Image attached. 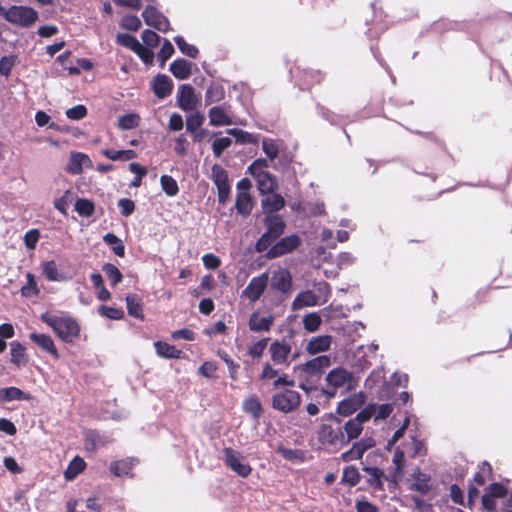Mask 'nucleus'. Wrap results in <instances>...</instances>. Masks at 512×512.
<instances>
[{
	"mask_svg": "<svg viewBox=\"0 0 512 512\" xmlns=\"http://www.w3.org/2000/svg\"><path fill=\"white\" fill-rule=\"evenodd\" d=\"M174 53V47L171 44L170 41L165 40L163 43L159 53H158V59L161 62V65L164 66L166 61L172 56Z\"/></svg>",
	"mask_w": 512,
	"mask_h": 512,
	"instance_id": "nucleus-57",
	"label": "nucleus"
},
{
	"mask_svg": "<svg viewBox=\"0 0 512 512\" xmlns=\"http://www.w3.org/2000/svg\"><path fill=\"white\" fill-rule=\"evenodd\" d=\"M363 430L362 424L359 423L358 419H350L344 425V431L346 433L345 441L347 444L356 438H358Z\"/></svg>",
	"mask_w": 512,
	"mask_h": 512,
	"instance_id": "nucleus-31",
	"label": "nucleus"
},
{
	"mask_svg": "<svg viewBox=\"0 0 512 512\" xmlns=\"http://www.w3.org/2000/svg\"><path fill=\"white\" fill-rule=\"evenodd\" d=\"M118 207L121 210V214L127 217L133 213L135 209V204L130 199L122 198L118 201Z\"/></svg>",
	"mask_w": 512,
	"mask_h": 512,
	"instance_id": "nucleus-62",
	"label": "nucleus"
},
{
	"mask_svg": "<svg viewBox=\"0 0 512 512\" xmlns=\"http://www.w3.org/2000/svg\"><path fill=\"white\" fill-rule=\"evenodd\" d=\"M154 347L158 356L166 359H179L182 351L166 342L157 341Z\"/></svg>",
	"mask_w": 512,
	"mask_h": 512,
	"instance_id": "nucleus-25",
	"label": "nucleus"
},
{
	"mask_svg": "<svg viewBox=\"0 0 512 512\" xmlns=\"http://www.w3.org/2000/svg\"><path fill=\"white\" fill-rule=\"evenodd\" d=\"M140 118L137 114L131 113L119 118L118 125L123 130H129L139 125Z\"/></svg>",
	"mask_w": 512,
	"mask_h": 512,
	"instance_id": "nucleus-45",
	"label": "nucleus"
},
{
	"mask_svg": "<svg viewBox=\"0 0 512 512\" xmlns=\"http://www.w3.org/2000/svg\"><path fill=\"white\" fill-rule=\"evenodd\" d=\"M243 411L250 414L255 420H258L263 412L261 402L257 396H250L243 401Z\"/></svg>",
	"mask_w": 512,
	"mask_h": 512,
	"instance_id": "nucleus-26",
	"label": "nucleus"
},
{
	"mask_svg": "<svg viewBox=\"0 0 512 512\" xmlns=\"http://www.w3.org/2000/svg\"><path fill=\"white\" fill-rule=\"evenodd\" d=\"M205 117L199 112H194L186 119V129L189 132H196L203 124Z\"/></svg>",
	"mask_w": 512,
	"mask_h": 512,
	"instance_id": "nucleus-44",
	"label": "nucleus"
},
{
	"mask_svg": "<svg viewBox=\"0 0 512 512\" xmlns=\"http://www.w3.org/2000/svg\"><path fill=\"white\" fill-rule=\"evenodd\" d=\"M211 179L217 187L219 202L225 203L230 193L227 171L220 165L215 164L211 169Z\"/></svg>",
	"mask_w": 512,
	"mask_h": 512,
	"instance_id": "nucleus-8",
	"label": "nucleus"
},
{
	"mask_svg": "<svg viewBox=\"0 0 512 512\" xmlns=\"http://www.w3.org/2000/svg\"><path fill=\"white\" fill-rule=\"evenodd\" d=\"M211 126L220 127L233 124L229 105L214 106L208 112Z\"/></svg>",
	"mask_w": 512,
	"mask_h": 512,
	"instance_id": "nucleus-10",
	"label": "nucleus"
},
{
	"mask_svg": "<svg viewBox=\"0 0 512 512\" xmlns=\"http://www.w3.org/2000/svg\"><path fill=\"white\" fill-rule=\"evenodd\" d=\"M103 155H105L108 159L112 161H128L134 159L136 157V152L134 150H114V149H105L102 151Z\"/></svg>",
	"mask_w": 512,
	"mask_h": 512,
	"instance_id": "nucleus-30",
	"label": "nucleus"
},
{
	"mask_svg": "<svg viewBox=\"0 0 512 512\" xmlns=\"http://www.w3.org/2000/svg\"><path fill=\"white\" fill-rule=\"evenodd\" d=\"M227 134L233 136L237 143L240 144H246V143H256L257 138L246 131H243L241 129L232 128L227 130Z\"/></svg>",
	"mask_w": 512,
	"mask_h": 512,
	"instance_id": "nucleus-39",
	"label": "nucleus"
},
{
	"mask_svg": "<svg viewBox=\"0 0 512 512\" xmlns=\"http://www.w3.org/2000/svg\"><path fill=\"white\" fill-rule=\"evenodd\" d=\"M223 459L225 464L238 476L245 478L250 475L252 468L241 452L226 447L223 450Z\"/></svg>",
	"mask_w": 512,
	"mask_h": 512,
	"instance_id": "nucleus-6",
	"label": "nucleus"
},
{
	"mask_svg": "<svg viewBox=\"0 0 512 512\" xmlns=\"http://www.w3.org/2000/svg\"><path fill=\"white\" fill-rule=\"evenodd\" d=\"M91 165L90 158L80 152H72L66 166V170L72 174H80L84 167Z\"/></svg>",
	"mask_w": 512,
	"mask_h": 512,
	"instance_id": "nucleus-18",
	"label": "nucleus"
},
{
	"mask_svg": "<svg viewBox=\"0 0 512 512\" xmlns=\"http://www.w3.org/2000/svg\"><path fill=\"white\" fill-rule=\"evenodd\" d=\"M218 356L225 362V365H227L230 377L232 379L236 380L237 379V370L239 368V365L236 364L229 357V355L225 351H223V350H219L218 351Z\"/></svg>",
	"mask_w": 512,
	"mask_h": 512,
	"instance_id": "nucleus-54",
	"label": "nucleus"
},
{
	"mask_svg": "<svg viewBox=\"0 0 512 512\" xmlns=\"http://www.w3.org/2000/svg\"><path fill=\"white\" fill-rule=\"evenodd\" d=\"M317 292L319 293L317 296H319V301L321 304H324L328 301V298L331 293V289L328 283L321 282L317 284Z\"/></svg>",
	"mask_w": 512,
	"mask_h": 512,
	"instance_id": "nucleus-64",
	"label": "nucleus"
},
{
	"mask_svg": "<svg viewBox=\"0 0 512 512\" xmlns=\"http://www.w3.org/2000/svg\"><path fill=\"white\" fill-rule=\"evenodd\" d=\"M267 196L262 200V207L266 212L272 213L281 210L285 201L280 194L268 193Z\"/></svg>",
	"mask_w": 512,
	"mask_h": 512,
	"instance_id": "nucleus-24",
	"label": "nucleus"
},
{
	"mask_svg": "<svg viewBox=\"0 0 512 512\" xmlns=\"http://www.w3.org/2000/svg\"><path fill=\"white\" fill-rule=\"evenodd\" d=\"M267 344H268V338H263L255 343H253L248 348L249 355L254 358H260L263 355V352L266 349Z\"/></svg>",
	"mask_w": 512,
	"mask_h": 512,
	"instance_id": "nucleus-55",
	"label": "nucleus"
},
{
	"mask_svg": "<svg viewBox=\"0 0 512 512\" xmlns=\"http://www.w3.org/2000/svg\"><path fill=\"white\" fill-rule=\"evenodd\" d=\"M238 213L249 215L253 209V202L250 193H238L235 203Z\"/></svg>",
	"mask_w": 512,
	"mask_h": 512,
	"instance_id": "nucleus-29",
	"label": "nucleus"
},
{
	"mask_svg": "<svg viewBox=\"0 0 512 512\" xmlns=\"http://www.w3.org/2000/svg\"><path fill=\"white\" fill-rule=\"evenodd\" d=\"M11 350V362L17 366H20L26 362L25 349L19 342H12L10 344Z\"/></svg>",
	"mask_w": 512,
	"mask_h": 512,
	"instance_id": "nucleus-38",
	"label": "nucleus"
},
{
	"mask_svg": "<svg viewBox=\"0 0 512 512\" xmlns=\"http://www.w3.org/2000/svg\"><path fill=\"white\" fill-rule=\"evenodd\" d=\"M29 338L36 343L44 351L53 355L54 358H59V353L54 345L52 338L46 334L31 333Z\"/></svg>",
	"mask_w": 512,
	"mask_h": 512,
	"instance_id": "nucleus-22",
	"label": "nucleus"
},
{
	"mask_svg": "<svg viewBox=\"0 0 512 512\" xmlns=\"http://www.w3.org/2000/svg\"><path fill=\"white\" fill-rule=\"evenodd\" d=\"M40 233L36 229L29 230L24 236V243L28 249H34L39 240Z\"/></svg>",
	"mask_w": 512,
	"mask_h": 512,
	"instance_id": "nucleus-61",
	"label": "nucleus"
},
{
	"mask_svg": "<svg viewBox=\"0 0 512 512\" xmlns=\"http://www.w3.org/2000/svg\"><path fill=\"white\" fill-rule=\"evenodd\" d=\"M231 144L232 140L229 137H221L215 139L212 144L214 156L219 158L222 153L231 146Z\"/></svg>",
	"mask_w": 512,
	"mask_h": 512,
	"instance_id": "nucleus-47",
	"label": "nucleus"
},
{
	"mask_svg": "<svg viewBox=\"0 0 512 512\" xmlns=\"http://www.w3.org/2000/svg\"><path fill=\"white\" fill-rule=\"evenodd\" d=\"M162 190L170 197L177 195L179 192L176 180L169 175H162L160 178Z\"/></svg>",
	"mask_w": 512,
	"mask_h": 512,
	"instance_id": "nucleus-40",
	"label": "nucleus"
},
{
	"mask_svg": "<svg viewBox=\"0 0 512 512\" xmlns=\"http://www.w3.org/2000/svg\"><path fill=\"white\" fill-rule=\"evenodd\" d=\"M85 468V462L80 457H75L69 464L68 468L65 470V478L67 480L74 479L78 474H80Z\"/></svg>",
	"mask_w": 512,
	"mask_h": 512,
	"instance_id": "nucleus-36",
	"label": "nucleus"
},
{
	"mask_svg": "<svg viewBox=\"0 0 512 512\" xmlns=\"http://www.w3.org/2000/svg\"><path fill=\"white\" fill-rule=\"evenodd\" d=\"M269 352L274 363L284 364L291 352V345L286 341H274L270 345Z\"/></svg>",
	"mask_w": 512,
	"mask_h": 512,
	"instance_id": "nucleus-17",
	"label": "nucleus"
},
{
	"mask_svg": "<svg viewBox=\"0 0 512 512\" xmlns=\"http://www.w3.org/2000/svg\"><path fill=\"white\" fill-rule=\"evenodd\" d=\"M343 482L348 483L351 486H354L359 481V473L355 467L349 466L346 467L343 471Z\"/></svg>",
	"mask_w": 512,
	"mask_h": 512,
	"instance_id": "nucleus-56",
	"label": "nucleus"
},
{
	"mask_svg": "<svg viewBox=\"0 0 512 512\" xmlns=\"http://www.w3.org/2000/svg\"><path fill=\"white\" fill-rule=\"evenodd\" d=\"M87 114V109L83 105L74 106L66 111V116L71 120H80Z\"/></svg>",
	"mask_w": 512,
	"mask_h": 512,
	"instance_id": "nucleus-59",
	"label": "nucleus"
},
{
	"mask_svg": "<svg viewBox=\"0 0 512 512\" xmlns=\"http://www.w3.org/2000/svg\"><path fill=\"white\" fill-rule=\"evenodd\" d=\"M262 149L270 160L277 158L279 146L273 139L265 138L262 140Z\"/></svg>",
	"mask_w": 512,
	"mask_h": 512,
	"instance_id": "nucleus-48",
	"label": "nucleus"
},
{
	"mask_svg": "<svg viewBox=\"0 0 512 512\" xmlns=\"http://www.w3.org/2000/svg\"><path fill=\"white\" fill-rule=\"evenodd\" d=\"M75 210L80 216L89 217L94 212V204L87 199H79L75 203Z\"/></svg>",
	"mask_w": 512,
	"mask_h": 512,
	"instance_id": "nucleus-50",
	"label": "nucleus"
},
{
	"mask_svg": "<svg viewBox=\"0 0 512 512\" xmlns=\"http://www.w3.org/2000/svg\"><path fill=\"white\" fill-rule=\"evenodd\" d=\"M103 271L110 280L112 285H116L122 281V273L120 270L113 264H105L103 266Z\"/></svg>",
	"mask_w": 512,
	"mask_h": 512,
	"instance_id": "nucleus-46",
	"label": "nucleus"
},
{
	"mask_svg": "<svg viewBox=\"0 0 512 512\" xmlns=\"http://www.w3.org/2000/svg\"><path fill=\"white\" fill-rule=\"evenodd\" d=\"M41 320L49 325L60 339L65 342H72L79 335V325L70 317H60L44 313Z\"/></svg>",
	"mask_w": 512,
	"mask_h": 512,
	"instance_id": "nucleus-3",
	"label": "nucleus"
},
{
	"mask_svg": "<svg viewBox=\"0 0 512 512\" xmlns=\"http://www.w3.org/2000/svg\"><path fill=\"white\" fill-rule=\"evenodd\" d=\"M121 25L124 29L137 31L141 26V21L137 16L127 15L123 17Z\"/></svg>",
	"mask_w": 512,
	"mask_h": 512,
	"instance_id": "nucleus-58",
	"label": "nucleus"
},
{
	"mask_svg": "<svg viewBox=\"0 0 512 512\" xmlns=\"http://www.w3.org/2000/svg\"><path fill=\"white\" fill-rule=\"evenodd\" d=\"M302 324L307 332L313 333L320 328L322 319L317 312H311L303 316Z\"/></svg>",
	"mask_w": 512,
	"mask_h": 512,
	"instance_id": "nucleus-33",
	"label": "nucleus"
},
{
	"mask_svg": "<svg viewBox=\"0 0 512 512\" xmlns=\"http://www.w3.org/2000/svg\"><path fill=\"white\" fill-rule=\"evenodd\" d=\"M364 471L368 474V482L371 486L375 488L382 487V478L384 477V473L381 469L376 467H367Z\"/></svg>",
	"mask_w": 512,
	"mask_h": 512,
	"instance_id": "nucleus-41",
	"label": "nucleus"
},
{
	"mask_svg": "<svg viewBox=\"0 0 512 512\" xmlns=\"http://www.w3.org/2000/svg\"><path fill=\"white\" fill-rule=\"evenodd\" d=\"M332 342L333 337L331 335L314 336L307 341L305 351L312 356L325 353L330 350Z\"/></svg>",
	"mask_w": 512,
	"mask_h": 512,
	"instance_id": "nucleus-13",
	"label": "nucleus"
},
{
	"mask_svg": "<svg viewBox=\"0 0 512 512\" xmlns=\"http://www.w3.org/2000/svg\"><path fill=\"white\" fill-rule=\"evenodd\" d=\"M170 71L178 79H187L191 74V65L184 59H178L171 63Z\"/></svg>",
	"mask_w": 512,
	"mask_h": 512,
	"instance_id": "nucleus-27",
	"label": "nucleus"
},
{
	"mask_svg": "<svg viewBox=\"0 0 512 512\" xmlns=\"http://www.w3.org/2000/svg\"><path fill=\"white\" fill-rule=\"evenodd\" d=\"M274 323V316H260L253 313L249 319V329L253 332L269 331Z\"/></svg>",
	"mask_w": 512,
	"mask_h": 512,
	"instance_id": "nucleus-20",
	"label": "nucleus"
},
{
	"mask_svg": "<svg viewBox=\"0 0 512 512\" xmlns=\"http://www.w3.org/2000/svg\"><path fill=\"white\" fill-rule=\"evenodd\" d=\"M268 283V276L263 273L251 279L247 287L243 290V295L250 301L255 302L263 294Z\"/></svg>",
	"mask_w": 512,
	"mask_h": 512,
	"instance_id": "nucleus-12",
	"label": "nucleus"
},
{
	"mask_svg": "<svg viewBox=\"0 0 512 512\" xmlns=\"http://www.w3.org/2000/svg\"><path fill=\"white\" fill-rule=\"evenodd\" d=\"M366 401V395L358 392L339 402L337 412L342 416H349L358 410Z\"/></svg>",
	"mask_w": 512,
	"mask_h": 512,
	"instance_id": "nucleus-11",
	"label": "nucleus"
},
{
	"mask_svg": "<svg viewBox=\"0 0 512 512\" xmlns=\"http://www.w3.org/2000/svg\"><path fill=\"white\" fill-rule=\"evenodd\" d=\"M330 365L331 358L327 355H321L295 367V371L299 373L301 379L299 387L305 392L314 389V381L318 380L324 369Z\"/></svg>",
	"mask_w": 512,
	"mask_h": 512,
	"instance_id": "nucleus-2",
	"label": "nucleus"
},
{
	"mask_svg": "<svg viewBox=\"0 0 512 512\" xmlns=\"http://www.w3.org/2000/svg\"><path fill=\"white\" fill-rule=\"evenodd\" d=\"M153 90L159 98H165L172 90L171 79L166 75H158L153 81Z\"/></svg>",
	"mask_w": 512,
	"mask_h": 512,
	"instance_id": "nucleus-23",
	"label": "nucleus"
},
{
	"mask_svg": "<svg viewBox=\"0 0 512 512\" xmlns=\"http://www.w3.org/2000/svg\"><path fill=\"white\" fill-rule=\"evenodd\" d=\"M300 244L298 236L291 235L282 238L280 241L275 243L271 248L269 247L266 251V257L273 259L282 256L286 253L293 251Z\"/></svg>",
	"mask_w": 512,
	"mask_h": 512,
	"instance_id": "nucleus-9",
	"label": "nucleus"
},
{
	"mask_svg": "<svg viewBox=\"0 0 512 512\" xmlns=\"http://www.w3.org/2000/svg\"><path fill=\"white\" fill-rule=\"evenodd\" d=\"M178 103L179 107L184 111H191L196 108L198 99L190 85H182L179 88Z\"/></svg>",
	"mask_w": 512,
	"mask_h": 512,
	"instance_id": "nucleus-16",
	"label": "nucleus"
},
{
	"mask_svg": "<svg viewBox=\"0 0 512 512\" xmlns=\"http://www.w3.org/2000/svg\"><path fill=\"white\" fill-rule=\"evenodd\" d=\"M145 23L159 31H167L169 22L167 18L154 7L148 6L142 13Z\"/></svg>",
	"mask_w": 512,
	"mask_h": 512,
	"instance_id": "nucleus-14",
	"label": "nucleus"
},
{
	"mask_svg": "<svg viewBox=\"0 0 512 512\" xmlns=\"http://www.w3.org/2000/svg\"><path fill=\"white\" fill-rule=\"evenodd\" d=\"M267 231L261 236L256 243L258 252L266 251L271 244L284 232L285 223L281 216L269 214L264 219Z\"/></svg>",
	"mask_w": 512,
	"mask_h": 512,
	"instance_id": "nucleus-4",
	"label": "nucleus"
},
{
	"mask_svg": "<svg viewBox=\"0 0 512 512\" xmlns=\"http://www.w3.org/2000/svg\"><path fill=\"white\" fill-rule=\"evenodd\" d=\"M141 37L147 47H156L159 43V36L152 30H144Z\"/></svg>",
	"mask_w": 512,
	"mask_h": 512,
	"instance_id": "nucleus-60",
	"label": "nucleus"
},
{
	"mask_svg": "<svg viewBox=\"0 0 512 512\" xmlns=\"http://www.w3.org/2000/svg\"><path fill=\"white\" fill-rule=\"evenodd\" d=\"M145 64H152L154 59V53L149 47H145L141 44L140 49L135 52Z\"/></svg>",
	"mask_w": 512,
	"mask_h": 512,
	"instance_id": "nucleus-63",
	"label": "nucleus"
},
{
	"mask_svg": "<svg viewBox=\"0 0 512 512\" xmlns=\"http://www.w3.org/2000/svg\"><path fill=\"white\" fill-rule=\"evenodd\" d=\"M41 268L43 275L48 281L56 282L64 279L58 271L57 264L53 260L43 262Z\"/></svg>",
	"mask_w": 512,
	"mask_h": 512,
	"instance_id": "nucleus-32",
	"label": "nucleus"
},
{
	"mask_svg": "<svg viewBox=\"0 0 512 512\" xmlns=\"http://www.w3.org/2000/svg\"><path fill=\"white\" fill-rule=\"evenodd\" d=\"M27 284L21 288V294L24 297H33L39 294L35 276L31 273L26 274Z\"/></svg>",
	"mask_w": 512,
	"mask_h": 512,
	"instance_id": "nucleus-42",
	"label": "nucleus"
},
{
	"mask_svg": "<svg viewBox=\"0 0 512 512\" xmlns=\"http://www.w3.org/2000/svg\"><path fill=\"white\" fill-rule=\"evenodd\" d=\"M117 42L122 46L131 49L133 52H136L141 46V43L134 36L129 34H118Z\"/></svg>",
	"mask_w": 512,
	"mask_h": 512,
	"instance_id": "nucleus-49",
	"label": "nucleus"
},
{
	"mask_svg": "<svg viewBox=\"0 0 512 512\" xmlns=\"http://www.w3.org/2000/svg\"><path fill=\"white\" fill-rule=\"evenodd\" d=\"M300 402V394L294 390H285L272 397L273 408L283 413L292 412L300 405Z\"/></svg>",
	"mask_w": 512,
	"mask_h": 512,
	"instance_id": "nucleus-7",
	"label": "nucleus"
},
{
	"mask_svg": "<svg viewBox=\"0 0 512 512\" xmlns=\"http://www.w3.org/2000/svg\"><path fill=\"white\" fill-rule=\"evenodd\" d=\"M319 296L311 290L299 293L292 302L293 310L320 305Z\"/></svg>",
	"mask_w": 512,
	"mask_h": 512,
	"instance_id": "nucleus-19",
	"label": "nucleus"
},
{
	"mask_svg": "<svg viewBox=\"0 0 512 512\" xmlns=\"http://www.w3.org/2000/svg\"><path fill=\"white\" fill-rule=\"evenodd\" d=\"M375 446V441L371 437L362 438L353 444L356 454L361 458L363 454L370 448Z\"/></svg>",
	"mask_w": 512,
	"mask_h": 512,
	"instance_id": "nucleus-53",
	"label": "nucleus"
},
{
	"mask_svg": "<svg viewBox=\"0 0 512 512\" xmlns=\"http://www.w3.org/2000/svg\"><path fill=\"white\" fill-rule=\"evenodd\" d=\"M256 181L258 190L262 195L274 192V190L277 188V181L275 177L269 172L260 175V178L256 179Z\"/></svg>",
	"mask_w": 512,
	"mask_h": 512,
	"instance_id": "nucleus-28",
	"label": "nucleus"
},
{
	"mask_svg": "<svg viewBox=\"0 0 512 512\" xmlns=\"http://www.w3.org/2000/svg\"><path fill=\"white\" fill-rule=\"evenodd\" d=\"M319 439L323 444L346 445L345 434L341 428H333L330 425H324L319 433Z\"/></svg>",
	"mask_w": 512,
	"mask_h": 512,
	"instance_id": "nucleus-15",
	"label": "nucleus"
},
{
	"mask_svg": "<svg viewBox=\"0 0 512 512\" xmlns=\"http://www.w3.org/2000/svg\"><path fill=\"white\" fill-rule=\"evenodd\" d=\"M103 241L111 246L113 252L119 256L123 257L125 254V247L123 245V242L113 233H107L103 237Z\"/></svg>",
	"mask_w": 512,
	"mask_h": 512,
	"instance_id": "nucleus-35",
	"label": "nucleus"
},
{
	"mask_svg": "<svg viewBox=\"0 0 512 512\" xmlns=\"http://www.w3.org/2000/svg\"><path fill=\"white\" fill-rule=\"evenodd\" d=\"M174 41L183 54L191 58L197 57L198 49L195 46L188 44L181 36L175 37Z\"/></svg>",
	"mask_w": 512,
	"mask_h": 512,
	"instance_id": "nucleus-51",
	"label": "nucleus"
},
{
	"mask_svg": "<svg viewBox=\"0 0 512 512\" xmlns=\"http://www.w3.org/2000/svg\"><path fill=\"white\" fill-rule=\"evenodd\" d=\"M358 381L354 374L343 367L333 368L325 377L322 394L333 398L338 393L345 394L356 388Z\"/></svg>",
	"mask_w": 512,
	"mask_h": 512,
	"instance_id": "nucleus-1",
	"label": "nucleus"
},
{
	"mask_svg": "<svg viewBox=\"0 0 512 512\" xmlns=\"http://www.w3.org/2000/svg\"><path fill=\"white\" fill-rule=\"evenodd\" d=\"M371 405L373 406L372 413H373V416L376 421L385 419L386 417H388L390 415V413L393 410V407L391 404H381V405L371 404Z\"/></svg>",
	"mask_w": 512,
	"mask_h": 512,
	"instance_id": "nucleus-52",
	"label": "nucleus"
},
{
	"mask_svg": "<svg viewBox=\"0 0 512 512\" xmlns=\"http://www.w3.org/2000/svg\"><path fill=\"white\" fill-rule=\"evenodd\" d=\"M134 465L133 460H120L111 463L110 471L116 476L128 475Z\"/></svg>",
	"mask_w": 512,
	"mask_h": 512,
	"instance_id": "nucleus-37",
	"label": "nucleus"
},
{
	"mask_svg": "<svg viewBox=\"0 0 512 512\" xmlns=\"http://www.w3.org/2000/svg\"><path fill=\"white\" fill-rule=\"evenodd\" d=\"M128 313L135 318H143L142 308L139 299L134 295L126 297Z\"/></svg>",
	"mask_w": 512,
	"mask_h": 512,
	"instance_id": "nucleus-43",
	"label": "nucleus"
},
{
	"mask_svg": "<svg viewBox=\"0 0 512 512\" xmlns=\"http://www.w3.org/2000/svg\"><path fill=\"white\" fill-rule=\"evenodd\" d=\"M26 394L16 387H8L0 389V400L1 401H13V400H22L27 399Z\"/></svg>",
	"mask_w": 512,
	"mask_h": 512,
	"instance_id": "nucleus-34",
	"label": "nucleus"
},
{
	"mask_svg": "<svg viewBox=\"0 0 512 512\" xmlns=\"http://www.w3.org/2000/svg\"><path fill=\"white\" fill-rule=\"evenodd\" d=\"M272 288L281 292H287L291 287V275L286 269L275 271L271 277Z\"/></svg>",
	"mask_w": 512,
	"mask_h": 512,
	"instance_id": "nucleus-21",
	"label": "nucleus"
},
{
	"mask_svg": "<svg viewBox=\"0 0 512 512\" xmlns=\"http://www.w3.org/2000/svg\"><path fill=\"white\" fill-rule=\"evenodd\" d=\"M0 15L10 23L24 27L33 24L38 18L37 12L26 6H12L6 9L0 5Z\"/></svg>",
	"mask_w": 512,
	"mask_h": 512,
	"instance_id": "nucleus-5",
	"label": "nucleus"
}]
</instances>
